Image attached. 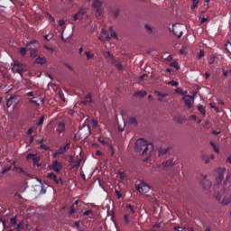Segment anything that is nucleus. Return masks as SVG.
<instances>
[{
  "instance_id": "nucleus-1",
  "label": "nucleus",
  "mask_w": 231,
  "mask_h": 231,
  "mask_svg": "<svg viewBox=\"0 0 231 231\" xmlns=\"http://www.w3.org/2000/svg\"><path fill=\"white\" fill-rule=\"evenodd\" d=\"M149 146L152 147V144H148L143 139H139L135 143V152H142V155H145Z\"/></svg>"
},
{
  "instance_id": "nucleus-2",
  "label": "nucleus",
  "mask_w": 231,
  "mask_h": 231,
  "mask_svg": "<svg viewBox=\"0 0 231 231\" xmlns=\"http://www.w3.org/2000/svg\"><path fill=\"white\" fill-rule=\"evenodd\" d=\"M217 199L221 202V204L227 205L231 203V193L227 189H224L223 191L219 192L217 196Z\"/></svg>"
},
{
  "instance_id": "nucleus-3",
  "label": "nucleus",
  "mask_w": 231,
  "mask_h": 231,
  "mask_svg": "<svg viewBox=\"0 0 231 231\" xmlns=\"http://www.w3.org/2000/svg\"><path fill=\"white\" fill-rule=\"evenodd\" d=\"M113 38L118 39V38H116V32H115V31H113V27H109L107 32H106V31L104 29H102V32L99 36V40L101 42H107Z\"/></svg>"
},
{
  "instance_id": "nucleus-4",
  "label": "nucleus",
  "mask_w": 231,
  "mask_h": 231,
  "mask_svg": "<svg viewBox=\"0 0 231 231\" xmlns=\"http://www.w3.org/2000/svg\"><path fill=\"white\" fill-rule=\"evenodd\" d=\"M12 71L13 73H18L21 77H23V73L26 70L23 63H20V61H14V63H12Z\"/></svg>"
},
{
  "instance_id": "nucleus-5",
  "label": "nucleus",
  "mask_w": 231,
  "mask_h": 231,
  "mask_svg": "<svg viewBox=\"0 0 231 231\" xmlns=\"http://www.w3.org/2000/svg\"><path fill=\"white\" fill-rule=\"evenodd\" d=\"M135 189L140 194H146L151 189V188L143 180L135 185Z\"/></svg>"
},
{
  "instance_id": "nucleus-6",
  "label": "nucleus",
  "mask_w": 231,
  "mask_h": 231,
  "mask_svg": "<svg viewBox=\"0 0 231 231\" xmlns=\"http://www.w3.org/2000/svg\"><path fill=\"white\" fill-rule=\"evenodd\" d=\"M92 5L97 12V16H100L102 14V0H94Z\"/></svg>"
},
{
  "instance_id": "nucleus-7",
  "label": "nucleus",
  "mask_w": 231,
  "mask_h": 231,
  "mask_svg": "<svg viewBox=\"0 0 231 231\" xmlns=\"http://www.w3.org/2000/svg\"><path fill=\"white\" fill-rule=\"evenodd\" d=\"M86 15V7H81L75 14H73V21L81 20Z\"/></svg>"
},
{
  "instance_id": "nucleus-8",
  "label": "nucleus",
  "mask_w": 231,
  "mask_h": 231,
  "mask_svg": "<svg viewBox=\"0 0 231 231\" xmlns=\"http://www.w3.org/2000/svg\"><path fill=\"white\" fill-rule=\"evenodd\" d=\"M70 149V143H67L65 146L60 147L57 152L54 153V157L58 155L65 154Z\"/></svg>"
},
{
  "instance_id": "nucleus-9",
  "label": "nucleus",
  "mask_w": 231,
  "mask_h": 231,
  "mask_svg": "<svg viewBox=\"0 0 231 231\" xmlns=\"http://www.w3.org/2000/svg\"><path fill=\"white\" fill-rule=\"evenodd\" d=\"M26 159H27V160H32L33 164L36 165L37 167L42 166V164L40 163V162H41V157L36 156V155L33 154V153H29V154H27Z\"/></svg>"
},
{
  "instance_id": "nucleus-10",
  "label": "nucleus",
  "mask_w": 231,
  "mask_h": 231,
  "mask_svg": "<svg viewBox=\"0 0 231 231\" xmlns=\"http://www.w3.org/2000/svg\"><path fill=\"white\" fill-rule=\"evenodd\" d=\"M225 169H222V168H219L218 170H217V177L216 178V182H217V185L215 187H217V185H219L223 179H224V172H225Z\"/></svg>"
},
{
  "instance_id": "nucleus-11",
  "label": "nucleus",
  "mask_w": 231,
  "mask_h": 231,
  "mask_svg": "<svg viewBox=\"0 0 231 231\" xmlns=\"http://www.w3.org/2000/svg\"><path fill=\"white\" fill-rule=\"evenodd\" d=\"M47 178L51 180L54 181L56 184H60V182L61 184H63V180L62 179H58V176L54 173V172H50L47 174Z\"/></svg>"
},
{
  "instance_id": "nucleus-12",
  "label": "nucleus",
  "mask_w": 231,
  "mask_h": 231,
  "mask_svg": "<svg viewBox=\"0 0 231 231\" xmlns=\"http://www.w3.org/2000/svg\"><path fill=\"white\" fill-rule=\"evenodd\" d=\"M51 169L53 170L55 172L60 173L62 169V165L58 161H54L51 165Z\"/></svg>"
},
{
  "instance_id": "nucleus-13",
  "label": "nucleus",
  "mask_w": 231,
  "mask_h": 231,
  "mask_svg": "<svg viewBox=\"0 0 231 231\" xmlns=\"http://www.w3.org/2000/svg\"><path fill=\"white\" fill-rule=\"evenodd\" d=\"M105 59L109 64H112V65L116 64V59L114 58L113 54H111V52L109 51L106 52Z\"/></svg>"
},
{
  "instance_id": "nucleus-14",
  "label": "nucleus",
  "mask_w": 231,
  "mask_h": 231,
  "mask_svg": "<svg viewBox=\"0 0 231 231\" xmlns=\"http://www.w3.org/2000/svg\"><path fill=\"white\" fill-rule=\"evenodd\" d=\"M66 131V124L65 123H59L56 128V132L60 134L65 133Z\"/></svg>"
},
{
  "instance_id": "nucleus-15",
  "label": "nucleus",
  "mask_w": 231,
  "mask_h": 231,
  "mask_svg": "<svg viewBox=\"0 0 231 231\" xmlns=\"http://www.w3.org/2000/svg\"><path fill=\"white\" fill-rule=\"evenodd\" d=\"M125 212L128 213V214H130L132 216H134V213L136 211L134 210V207H133V205L127 204L126 207H125Z\"/></svg>"
},
{
  "instance_id": "nucleus-16",
  "label": "nucleus",
  "mask_w": 231,
  "mask_h": 231,
  "mask_svg": "<svg viewBox=\"0 0 231 231\" xmlns=\"http://www.w3.org/2000/svg\"><path fill=\"white\" fill-rule=\"evenodd\" d=\"M201 184L203 186V189L206 190H208L212 186V183L209 180H206V178L202 180Z\"/></svg>"
},
{
  "instance_id": "nucleus-17",
  "label": "nucleus",
  "mask_w": 231,
  "mask_h": 231,
  "mask_svg": "<svg viewBox=\"0 0 231 231\" xmlns=\"http://www.w3.org/2000/svg\"><path fill=\"white\" fill-rule=\"evenodd\" d=\"M91 102H93V99L91 98V93H88L87 96H85L81 104L88 106V105L91 104Z\"/></svg>"
},
{
  "instance_id": "nucleus-18",
  "label": "nucleus",
  "mask_w": 231,
  "mask_h": 231,
  "mask_svg": "<svg viewBox=\"0 0 231 231\" xmlns=\"http://www.w3.org/2000/svg\"><path fill=\"white\" fill-rule=\"evenodd\" d=\"M191 99H192V97L190 96H185L183 97L185 106H188V108H191V106H192Z\"/></svg>"
},
{
  "instance_id": "nucleus-19",
  "label": "nucleus",
  "mask_w": 231,
  "mask_h": 231,
  "mask_svg": "<svg viewBox=\"0 0 231 231\" xmlns=\"http://www.w3.org/2000/svg\"><path fill=\"white\" fill-rule=\"evenodd\" d=\"M35 64H41V65H44L47 63V60L46 58H42V56H38L36 59H35Z\"/></svg>"
},
{
  "instance_id": "nucleus-20",
  "label": "nucleus",
  "mask_w": 231,
  "mask_h": 231,
  "mask_svg": "<svg viewBox=\"0 0 231 231\" xmlns=\"http://www.w3.org/2000/svg\"><path fill=\"white\" fill-rule=\"evenodd\" d=\"M133 217H134V215L125 212V215L124 217L125 224L127 225V224L131 223V220L133 219Z\"/></svg>"
},
{
  "instance_id": "nucleus-21",
  "label": "nucleus",
  "mask_w": 231,
  "mask_h": 231,
  "mask_svg": "<svg viewBox=\"0 0 231 231\" xmlns=\"http://www.w3.org/2000/svg\"><path fill=\"white\" fill-rule=\"evenodd\" d=\"M169 150H170L169 147H167V148H159V150H158L159 156H162V155L166 154L169 152Z\"/></svg>"
},
{
  "instance_id": "nucleus-22",
  "label": "nucleus",
  "mask_w": 231,
  "mask_h": 231,
  "mask_svg": "<svg viewBox=\"0 0 231 231\" xmlns=\"http://www.w3.org/2000/svg\"><path fill=\"white\" fill-rule=\"evenodd\" d=\"M174 163L172 160L166 161L162 163L163 168H170V167H172Z\"/></svg>"
},
{
  "instance_id": "nucleus-23",
  "label": "nucleus",
  "mask_w": 231,
  "mask_h": 231,
  "mask_svg": "<svg viewBox=\"0 0 231 231\" xmlns=\"http://www.w3.org/2000/svg\"><path fill=\"white\" fill-rule=\"evenodd\" d=\"M154 94L159 97L158 101L162 102V98L166 97L168 96V94H162L160 92L155 91Z\"/></svg>"
},
{
  "instance_id": "nucleus-24",
  "label": "nucleus",
  "mask_w": 231,
  "mask_h": 231,
  "mask_svg": "<svg viewBox=\"0 0 231 231\" xmlns=\"http://www.w3.org/2000/svg\"><path fill=\"white\" fill-rule=\"evenodd\" d=\"M30 50H31L30 57L36 58L37 57V51H36L35 47H31Z\"/></svg>"
},
{
  "instance_id": "nucleus-25",
  "label": "nucleus",
  "mask_w": 231,
  "mask_h": 231,
  "mask_svg": "<svg viewBox=\"0 0 231 231\" xmlns=\"http://www.w3.org/2000/svg\"><path fill=\"white\" fill-rule=\"evenodd\" d=\"M146 95H147L146 91H143H143H138V92H135L134 94V97H138V96H139L141 97H144Z\"/></svg>"
},
{
  "instance_id": "nucleus-26",
  "label": "nucleus",
  "mask_w": 231,
  "mask_h": 231,
  "mask_svg": "<svg viewBox=\"0 0 231 231\" xmlns=\"http://www.w3.org/2000/svg\"><path fill=\"white\" fill-rule=\"evenodd\" d=\"M128 123L130 124V125H138V120L136 119V117H133V116H130L129 118H128Z\"/></svg>"
},
{
  "instance_id": "nucleus-27",
  "label": "nucleus",
  "mask_w": 231,
  "mask_h": 231,
  "mask_svg": "<svg viewBox=\"0 0 231 231\" xmlns=\"http://www.w3.org/2000/svg\"><path fill=\"white\" fill-rule=\"evenodd\" d=\"M202 158H203V160L205 161V163H206V164H208L209 162H210V160H213V159H214V155H213V154H211L210 156H206V155H204Z\"/></svg>"
},
{
  "instance_id": "nucleus-28",
  "label": "nucleus",
  "mask_w": 231,
  "mask_h": 231,
  "mask_svg": "<svg viewBox=\"0 0 231 231\" xmlns=\"http://www.w3.org/2000/svg\"><path fill=\"white\" fill-rule=\"evenodd\" d=\"M114 65L119 71L124 70V65H122L120 61L116 60V63H114Z\"/></svg>"
},
{
  "instance_id": "nucleus-29",
  "label": "nucleus",
  "mask_w": 231,
  "mask_h": 231,
  "mask_svg": "<svg viewBox=\"0 0 231 231\" xmlns=\"http://www.w3.org/2000/svg\"><path fill=\"white\" fill-rule=\"evenodd\" d=\"M83 216L84 217H88V216L89 218H93V210L89 209V210L85 211L83 213Z\"/></svg>"
},
{
  "instance_id": "nucleus-30",
  "label": "nucleus",
  "mask_w": 231,
  "mask_h": 231,
  "mask_svg": "<svg viewBox=\"0 0 231 231\" xmlns=\"http://www.w3.org/2000/svg\"><path fill=\"white\" fill-rule=\"evenodd\" d=\"M179 25H173V33L178 37L180 38L182 36V31H180V32H176L175 29H177Z\"/></svg>"
},
{
  "instance_id": "nucleus-31",
  "label": "nucleus",
  "mask_w": 231,
  "mask_h": 231,
  "mask_svg": "<svg viewBox=\"0 0 231 231\" xmlns=\"http://www.w3.org/2000/svg\"><path fill=\"white\" fill-rule=\"evenodd\" d=\"M14 97H11L9 99H7V101H6V106H7V107H11V106H13V104H14Z\"/></svg>"
},
{
  "instance_id": "nucleus-32",
  "label": "nucleus",
  "mask_w": 231,
  "mask_h": 231,
  "mask_svg": "<svg viewBox=\"0 0 231 231\" xmlns=\"http://www.w3.org/2000/svg\"><path fill=\"white\" fill-rule=\"evenodd\" d=\"M20 54L23 56V57H25L27 55V49L26 47H22L19 51Z\"/></svg>"
},
{
  "instance_id": "nucleus-33",
  "label": "nucleus",
  "mask_w": 231,
  "mask_h": 231,
  "mask_svg": "<svg viewBox=\"0 0 231 231\" xmlns=\"http://www.w3.org/2000/svg\"><path fill=\"white\" fill-rule=\"evenodd\" d=\"M85 55L87 56V60H93L95 58V54H90L88 51H86Z\"/></svg>"
},
{
  "instance_id": "nucleus-34",
  "label": "nucleus",
  "mask_w": 231,
  "mask_h": 231,
  "mask_svg": "<svg viewBox=\"0 0 231 231\" xmlns=\"http://www.w3.org/2000/svg\"><path fill=\"white\" fill-rule=\"evenodd\" d=\"M210 145L213 147L215 152H219V148L213 142L210 143Z\"/></svg>"
},
{
  "instance_id": "nucleus-35",
  "label": "nucleus",
  "mask_w": 231,
  "mask_h": 231,
  "mask_svg": "<svg viewBox=\"0 0 231 231\" xmlns=\"http://www.w3.org/2000/svg\"><path fill=\"white\" fill-rule=\"evenodd\" d=\"M225 47H226V50L231 54V43H230V42H226Z\"/></svg>"
},
{
  "instance_id": "nucleus-36",
  "label": "nucleus",
  "mask_w": 231,
  "mask_h": 231,
  "mask_svg": "<svg viewBox=\"0 0 231 231\" xmlns=\"http://www.w3.org/2000/svg\"><path fill=\"white\" fill-rule=\"evenodd\" d=\"M198 110L199 111L200 114H202L203 116H205L206 111H205V108L203 107V106H198Z\"/></svg>"
},
{
  "instance_id": "nucleus-37",
  "label": "nucleus",
  "mask_w": 231,
  "mask_h": 231,
  "mask_svg": "<svg viewBox=\"0 0 231 231\" xmlns=\"http://www.w3.org/2000/svg\"><path fill=\"white\" fill-rule=\"evenodd\" d=\"M9 223H10V225H16L17 224V217H14L10 218Z\"/></svg>"
},
{
  "instance_id": "nucleus-38",
  "label": "nucleus",
  "mask_w": 231,
  "mask_h": 231,
  "mask_svg": "<svg viewBox=\"0 0 231 231\" xmlns=\"http://www.w3.org/2000/svg\"><path fill=\"white\" fill-rule=\"evenodd\" d=\"M14 171H17L18 173H23L24 170L23 168H17L16 166L14 167Z\"/></svg>"
},
{
  "instance_id": "nucleus-39",
  "label": "nucleus",
  "mask_w": 231,
  "mask_h": 231,
  "mask_svg": "<svg viewBox=\"0 0 231 231\" xmlns=\"http://www.w3.org/2000/svg\"><path fill=\"white\" fill-rule=\"evenodd\" d=\"M76 211L77 209L75 208V206H71L69 216H72L74 213H76Z\"/></svg>"
},
{
  "instance_id": "nucleus-40",
  "label": "nucleus",
  "mask_w": 231,
  "mask_h": 231,
  "mask_svg": "<svg viewBox=\"0 0 231 231\" xmlns=\"http://www.w3.org/2000/svg\"><path fill=\"white\" fill-rule=\"evenodd\" d=\"M193 5L191 6V9H195L197 8V6L199 5V0H192Z\"/></svg>"
},
{
  "instance_id": "nucleus-41",
  "label": "nucleus",
  "mask_w": 231,
  "mask_h": 231,
  "mask_svg": "<svg viewBox=\"0 0 231 231\" xmlns=\"http://www.w3.org/2000/svg\"><path fill=\"white\" fill-rule=\"evenodd\" d=\"M44 116L40 117L39 122L37 123V125L40 126L44 124Z\"/></svg>"
},
{
  "instance_id": "nucleus-42",
  "label": "nucleus",
  "mask_w": 231,
  "mask_h": 231,
  "mask_svg": "<svg viewBox=\"0 0 231 231\" xmlns=\"http://www.w3.org/2000/svg\"><path fill=\"white\" fill-rule=\"evenodd\" d=\"M36 42H37L36 40H32L31 42H27L26 47H30V46L35 44Z\"/></svg>"
},
{
  "instance_id": "nucleus-43",
  "label": "nucleus",
  "mask_w": 231,
  "mask_h": 231,
  "mask_svg": "<svg viewBox=\"0 0 231 231\" xmlns=\"http://www.w3.org/2000/svg\"><path fill=\"white\" fill-rule=\"evenodd\" d=\"M21 229H23V226L22 223L17 225V226L15 227V231H21Z\"/></svg>"
},
{
  "instance_id": "nucleus-44",
  "label": "nucleus",
  "mask_w": 231,
  "mask_h": 231,
  "mask_svg": "<svg viewBox=\"0 0 231 231\" xmlns=\"http://www.w3.org/2000/svg\"><path fill=\"white\" fill-rule=\"evenodd\" d=\"M119 14H120V9H116V10L114 11V16H115V18H117Z\"/></svg>"
},
{
  "instance_id": "nucleus-45",
  "label": "nucleus",
  "mask_w": 231,
  "mask_h": 231,
  "mask_svg": "<svg viewBox=\"0 0 231 231\" xmlns=\"http://www.w3.org/2000/svg\"><path fill=\"white\" fill-rule=\"evenodd\" d=\"M40 148H41V150H45V151L50 150V147H48L47 145H45V144H43V143L41 144Z\"/></svg>"
},
{
  "instance_id": "nucleus-46",
  "label": "nucleus",
  "mask_w": 231,
  "mask_h": 231,
  "mask_svg": "<svg viewBox=\"0 0 231 231\" xmlns=\"http://www.w3.org/2000/svg\"><path fill=\"white\" fill-rule=\"evenodd\" d=\"M33 134V127H31L30 129H28V131L26 132V134L31 136Z\"/></svg>"
},
{
  "instance_id": "nucleus-47",
  "label": "nucleus",
  "mask_w": 231,
  "mask_h": 231,
  "mask_svg": "<svg viewBox=\"0 0 231 231\" xmlns=\"http://www.w3.org/2000/svg\"><path fill=\"white\" fill-rule=\"evenodd\" d=\"M59 96H60V98L63 101V102H66V98H65V96L62 92H60L59 93Z\"/></svg>"
},
{
  "instance_id": "nucleus-48",
  "label": "nucleus",
  "mask_w": 231,
  "mask_h": 231,
  "mask_svg": "<svg viewBox=\"0 0 231 231\" xmlns=\"http://www.w3.org/2000/svg\"><path fill=\"white\" fill-rule=\"evenodd\" d=\"M28 141H29V143L32 144L34 142V136L29 135Z\"/></svg>"
},
{
  "instance_id": "nucleus-49",
  "label": "nucleus",
  "mask_w": 231,
  "mask_h": 231,
  "mask_svg": "<svg viewBox=\"0 0 231 231\" xmlns=\"http://www.w3.org/2000/svg\"><path fill=\"white\" fill-rule=\"evenodd\" d=\"M169 85H171L172 87H178L179 86V83L178 82H176V81H171V82H169L168 83Z\"/></svg>"
},
{
  "instance_id": "nucleus-50",
  "label": "nucleus",
  "mask_w": 231,
  "mask_h": 231,
  "mask_svg": "<svg viewBox=\"0 0 231 231\" xmlns=\"http://www.w3.org/2000/svg\"><path fill=\"white\" fill-rule=\"evenodd\" d=\"M12 170V167L11 166H9L8 168H5L3 171H2V174H5V172H7V171H11Z\"/></svg>"
},
{
  "instance_id": "nucleus-51",
  "label": "nucleus",
  "mask_w": 231,
  "mask_h": 231,
  "mask_svg": "<svg viewBox=\"0 0 231 231\" xmlns=\"http://www.w3.org/2000/svg\"><path fill=\"white\" fill-rule=\"evenodd\" d=\"M43 48L46 49L49 51L53 52V48L52 47H49V45H43Z\"/></svg>"
},
{
  "instance_id": "nucleus-52",
  "label": "nucleus",
  "mask_w": 231,
  "mask_h": 231,
  "mask_svg": "<svg viewBox=\"0 0 231 231\" xmlns=\"http://www.w3.org/2000/svg\"><path fill=\"white\" fill-rule=\"evenodd\" d=\"M176 120V122L179 124V125H181L183 123V119L181 117H178V118H174Z\"/></svg>"
},
{
  "instance_id": "nucleus-53",
  "label": "nucleus",
  "mask_w": 231,
  "mask_h": 231,
  "mask_svg": "<svg viewBox=\"0 0 231 231\" xmlns=\"http://www.w3.org/2000/svg\"><path fill=\"white\" fill-rule=\"evenodd\" d=\"M29 102H30L31 104H35V105H37V106H40V104H39L37 101H35L34 98H30V99H29Z\"/></svg>"
},
{
  "instance_id": "nucleus-54",
  "label": "nucleus",
  "mask_w": 231,
  "mask_h": 231,
  "mask_svg": "<svg viewBox=\"0 0 231 231\" xmlns=\"http://www.w3.org/2000/svg\"><path fill=\"white\" fill-rule=\"evenodd\" d=\"M115 193L117 196V199H121L122 198V193H120V191H118L117 189L115 190Z\"/></svg>"
},
{
  "instance_id": "nucleus-55",
  "label": "nucleus",
  "mask_w": 231,
  "mask_h": 231,
  "mask_svg": "<svg viewBox=\"0 0 231 231\" xmlns=\"http://www.w3.org/2000/svg\"><path fill=\"white\" fill-rule=\"evenodd\" d=\"M52 39V36H50V34H46L44 36V40L50 42Z\"/></svg>"
},
{
  "instance_id": "nucleus-56",
  "label": "nucleus",
  "mask_w": 231,
  "mask_h": 231,
  "mask_svg": "<svg viewBox=\"0 0 231 231\" xmlns=\"http://www.w3.org/2000/svg\"><path fill=\"white\" fill-rule=\"evenodd\" d=\"M203 57H204V51H199V54L198 58L200 60Z\"/></svg>"
},
{
  "instance_id": "nucleus-57",
  "label": "nucleus",
  "mask_w": 231,
  "mask_h": 231,
  "mask_svg": "<svg viewBox=\"0 0 231 231\" xmlns=\"http://www.w3.org/2000/svg\"><path fill=\"white\" fill-rule=\"evenodd\" d=\"M98 142L101 143L103 145L107 144V142H106V141L103 140L102 138H98Z\"/></svg>"
},
{
  "instance_id": "nucleus-58",
  "label": "nucleus",
  "mask_w": 231,
  "mask_h": 231,
  "mask_svg": "<svg viewBox=\"0 0 231 231\" xmlns=\"http://www.w3.org/2000/svg\"><path fill=\"white\" fill-rule=\"evenodd\" d=\"M30 228H31V226L29 224H25V225L23 224V229H30Z\"/></svg>"
},
{
  "instance_id": "nucleus-59",
  "label": "nucleus",
  "mask_w": 231,
  "mask_h": 231,
  "mask_svg": "<svg viewBox=\"0 0 231 231\" xmlns=\"http://www.w3.org/2000/svg\"><path fill=\"white\" fill-rule=\"evenodd\" d=\"M144 28L147 32H152V27H150V25H144Z\"/></svg>"
},
{
  "instance_id": "nucleus-60",
  "label": "nucleus",
  "mask_w": 231,
  "mask_h": 231,
  "mask_svg": "<svg viewBox=\"0 0 231 231\" xmlns=\"http://www.w3.org/2000/svg\"><path fill=\"white\" fill-rule=\"evenodd\" d=\"M74 226H76L77 228H79V226H80V221H75Z\"/></svg>"
},
{
  "instance_id": "nucleus-61",
  "label": "nucleus",
  "mask_w": 231,
  "mask_h": 231,
  "mask_svg": "<svg viewBox=\"0 0 231 231\" xmlns=\"http://www.w3.org/2000/svg\"><path fill=\"white\" fill-rule=\"evenodd\" d=\"M200 22H201V23H205L206 22H208V18H206V17H201V18H200Z\"/></svg>"
},
{
  "instance_id": "nucleus-62",
  "label": "nucleus",
  "mask_w": 231,
  "mask_h": 231,
  "mask_svg": "<svg viewBox=\"0 0 231 231\" xmlns=\"http://www.w3.org/2000/svg\"><path fill=\"white\" fill-rule=\"evenodd\" d=\"M27 97H34V92H29L26 94Z\"/></svg>"
},
{
  "instance_id": "nucleus-63",
  "label": "nucleus",
  "mask_w": 231,
  "mask_h": 231,
  "mask_svg": "<svg viewBox=\"0 0 231 231\" xmlns=\"http://www.w3.org/2000/svg\"><path fill=\"white\" fill-rule=\"evenodd\" d=\"M174 229H175L176 231H182V230H183V228H182V227H180V226H175Z\"/></svg>"
},
{
  "instance_id": "nucleus-64",
  "label": "nucleus",
  "mask_w": 231,
  "mask_h": 231,
  "mask_svg": "<svg viewBox=\"0 0 231 231\" xmlns=\"http://www.w3.org/2000/svg\"><path fill=\"white\" fill-rule=\"evenodd\" d=\"M101 155H102V152H100V151L96 152V156H101Z\"/></svg>"
}]
</instances>
